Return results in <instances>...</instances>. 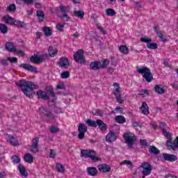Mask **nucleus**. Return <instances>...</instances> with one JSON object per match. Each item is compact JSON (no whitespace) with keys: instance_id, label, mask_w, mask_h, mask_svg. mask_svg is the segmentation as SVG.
<instances>
[{"instance_id":"nucleus-18","label":"nucleus","mask_w":178,"mask_h":178,"mask_svg":"<svg viewBox=\"0 0 178 178\" xmlns=\"http://www.w3.org/2000/svg\"><path fill=\"white\" fill-rule=\"evenodd\" d=\"M163 158L165 161H168L169 162H175V161H177V156L175 154L163 153Z\"/></svg>"},{"instance_id":"nucleus-47","label":"nucleus","mask_w":178,"mask_h":178,"mask_svg":"<svg viewBox=\"0 0 178 178\" xmlns=\"http://www.w3.org/2000/svg\"><path fill=\"white\" fill-rule=\"evenodd\" d=\"M120 165H127V166H129V168H132L133 164L131 163V161L129 160H125L120 163Z\"/></svg>"},{"instance_id":"nucleus-22","label":"nucleus","mask_w":178,"mask_h":178,"mask_svg":"<svg viewBox=\"0 0 178 178\" xmlns=\"http://www.w3.org/2000/svg\"><path fill=\"white\" fill-rule=\"evenodd\" d=\"M86 170L89 176H97V173H98V170L95 167H88Z\"/></svg>"},{"instance_id":"nucleus-15","label":"nucleus","mask_w":178,"mask_h":178,"mask_svg":"<svg viewBox=\"0 0 178 178\" xmlns=\"http://www.w3.org/2000/svg\"><path fill=\"white\" fill-rule=\"evenodd\" d=\"M6 140L8 143L11 144V145H13L14 147L19 145V141H17V140H16V138H15V137H13V136L12 135L7 134L6 136Z\"/></svg>"},{"instance_id":"nucleus-14","label":"nucleus","mask_w":178,"mask_h":178,"mask_svg":"<svg viewBox=\"0 0 178 178\" xmlns=\"http://www.w3.org/2000/svg\"><path fill=\"white\" fill-rule=\"evenodd\" d=\"M2 22L4 23H6V24H10V26H15V18L9 16V15H6L1 17Z\"/></svg>"},{"instance_id":"nucleus-36","label":"nucleus","mask_w":178,"mask_h":178,"mask_svg":"<svg viewBox=\"0 0 178 178\" xmlns=\"http://www.w3.org/2000/svg\"><path fill=\"white\" fill-rule=\"evenodd\" d=\"M115 122L117 123L123 124L126 122V118L123 115H118L115 117Z\"/></svg>"},{"instance_id":"nucleus-60","label":"nucleus","mask_w":178,"mask_h":178,"mask_svg":"<svg viewBox=\"0 0 178 178\" xmlns=\"http://www.w3.org/2000/svg\"><path fill=\"white\" fill-rule=\"evenodd\" d=\"M140 95H143V97H145V95H148V90H142L140 92Z\"/></svg>"},{"instance_id":"nucleus-17","label":"nucleus","mask_w":178,"mask_h":178,"mask_svg":"<svg viewBox=\"0 0 178 178\" xmlns=\"http://www.w3.org/2000/svg\"><path fill=\"white\" fill-rule=\"evenodd\" d=\"M116 138H118L116 134L112 131H110L106 136V140L108 143H113V141H116Z\"/></svg>"},{"instance_id":"nucleus-42","label":"nucleus","mask_w":178,"mask_h":178,"mask_svg":"<svg viewBox=\"0 0 178 178\" xmlns=\"http://www.w3.org/2000/svg\"><path fill=\"white\" fill-rule=\"evenodd\" d=\"M14 26H16L17 27H24L26 26V24L24 22L20 21V20H16L14 24Z\"/></svg>"},{"instance_id":"nucleus-26","label":"nucleus","mask_w":178,"mask_h":178,"mask_svg":"<svg viewBox=\"0 0 178 178\" xmlns=\"http://www.w3.org/2000/svg\"><path fill=\"white\" fill-rule=\"evenodd\" d=\"M43 32L46 37H50V35H52V29H51V27H49V26L43 27Z\"/></svg>"},{"instance_id":"nucleus-32","label":"nucleus","mask_w":178,"mask_h":178,"mask_svg":"<svg viewBox=\"0 0 178 178\" xmlns=\"http://www.w3.org/2000/svg\"><path fill=\"white\" fill-rule=\"evenodd\" d=\"M141 175H143L141 168H138L136 169L135 173L134 174V178H145L144 176L141 177Z\"/></svg>"},{"instance_id":"nucleus-10","label":"nucleus","mask_w":178,"mask_h":178,"mask_svg":"<svg viewBox=\"0 0 178 178\" xmlns=\"http://www.w3.org/2000/svg\"><path fill=\"white\" fill-rule=\"evenodd\" d=\"M139 168H141L143 176H149L152 172V166L149 163H143Z\"/></svg>"},{"instance_id":"nucleus-44","label":"nucleus","mask_w":178,"mask_h":178,"mask_svg":"<svg viewBox=\"0 0 178 178\" xmlns=\"http://www.w3.org/2000/svg\"><path fill=\"white\" fill-rule=\"evenodd\" d=\"M6 10H8V12H16V5L15 4H11L10 5Z\"/></svg>"},{"instance_id":"nucleus-24","label":"nucleus","mask_w":178,"mask_h":178,"mask_svg":"<svg viewBox=\"0 0 178 178\" xmlns=\"http://www.w3.org/2000/svg\"><path fill=\"white\" fill-rule=\"evenodd\" d=\"M49 56L54 57L56 55L58 49L55 47L50 46L48 49Z\"/></svg>"},{"instance_id":"nucleus-4","label":"nucleus","mask_w":178,"mask_h":178,"mask_svg":"<svg viewBox=\"0 0 178 178\" xmlns=\"http://www.w3.org/2000/svg\"><path fill=\"white\" fill-rule=\"evenodd\" d=\"M81 156H83V158H90L93 162L101 161V158L95 156V155H97V152L94 150L82 149L81 151Z\"/></svg>"},{"instance_id":"nucleus-52","label":"nucleus","mask_w":178,"mask_h":178,"mask_svg":"<svg viewBox=\"0 0 178 178\" xmlns=\"http://www.w3.org/2000/svg\"><path fill=\"white\" fill-rule=\"evenodd\" d=\"M50 131L51 133H53V134L58 133V131H59V129H58V127L53 125L50 127Z\"/></svg>"},{"instance_id":"nucleus-40","label":"nucleus","mask_w":178,"mask_h":178,"mask_svg":"<svg viewBox=\"0 0 178 178\" xmlns=\"http://www.w3.org/2000/svg\"><path fill=\"white\" fill-rule=\"evenodd\" d=\"M106 15H107V16H115L116 13L115 12V10L112 8H107L106 10Z\"/></svg>"},{"instance_id":"nucleus-23","label":"nucleus","mask_w":178,"mask_h":178,"mask_svg":"<svg viewBox=\"0 0 178 178\" xmlns=\"http://www.w3.org/2000/svg\"><path fill=\"white\" fill-rule=\"evenodd\" d=\"M99 170L103 172H109V170H111V166H109V165H107V164L99 165Z\"/></svg>"},{"instance_id":"nucleus-63","label":"nucleus","mask_w":178,"mask_h":178,"mask_svg":"<svg viewBox=\"0 0 178 178\" xmlns=\"http://www.w3.org/2000/svg\"><path fill=\"white\" fill-rule=\"evenodd\" d=\"M164 65L167 67H172V65H170V64H169V63L168 61H166V60L164 61Z\"/></svg>"},{"instance_id":"nucleus-34","label":"nucleus","mask_w":178,"mask_h":178,"mask_svg":"<svg viewBox=\"0 0 178 178\" xmlns=\"http://www.w3.org/2000/svg\"><path fill=\"white\" fill-rule=\"evenodd\" d=\"M56 169L59 172V173H63V172H65V167H63V165L60 163H56Z\"/></svg>"},{"instance_id":"nucleus-59","label":"nucleus","mask_w":178,"mask_h":178,"mask_svg":"<svg viewBox=\"0 0 178 178\" xmlns=\"http://www.w3.org/2000/svg\"><path fill=\"white\" fill-rule=\"evenodd\" d=\"M97 28L101 31V33H102V34H106V33L105 32V30H104V27H102L100 25H97Z\"/></svg>"},{"instance_id":"nucleus-8","label":"nucleus","mask_w":178,"mask_h":178,"mask_svg":"<svg viewBox=\"0 0 178 178\" xmlns=\"http://www.w3.org/2000/svg\"><path fill=\"white\" fill-rule=\"evenodd\" d=\"M6 49L10 52L16 54V55H21V56H24V53L21 49H16V46L12 42H7L6 44Z\"/></svg>"},{"instance_id":"nucleus-51","label":"nucleus","mask_w":178,"mask_h":178,"mask_svg":"<svg viewBox=\"0 0 178 178\" xmlns=\"http://www.w3.org/2000/svg\"><path fill=\"white\" fill-rule=\"evenodd\" d=\"M7 60L11 63H17V58L16 57H8Z\"/></svg>"},{"instance_id":"nucleus-45","label":"nucleus","mask_w":178,"mask_h":178,"mask_svg":"<svg viewBox=\"0 0 178 178\" xmlns=\"http://www.w3.org/2000/svg\"><path fill=\"white\" fill-rule=\"evenodd\" d=\"M60 76L62 79H69L70 73L67 71L63 72L60 74Z\"/></svg>"},{"instance_id":"nucleus-33","label":"nucleus","mask_w":178,"mask_h":178,"mask_svg":"<svg viewBox=\"0 0 178 178\" xmlns=\"http://www.w3.org/2000/svg\"><path fill=\"white\" fill-rule=\"evenodd\" d=\"M154 90L157 94H163L165 92V89L163 88V86L161 85H156L154 88Z\"/></svg>"},{"instance_id":"nucleus-12","label":"nucleus","mask_w":178,"mask_h":178,"mask_svg":"<svg viewBox=\"0 0 178 178\" xmlns=\"http://www.w3.org/2000/svg\"><path fill=\"white\" fill-rule=\"evenodd\" d=\"M78 130L79 131L78 138H80V140H83L84 136H86V133H87V126L83 124H80L78 127Z\"/></svg>"},{"instance_id":"nucleus-25","label":"nucleus","mask_w":178,"mask_h":178,"mask_svg":"<svg viewBox=\"0 0 178 178\" xmlns=\"http://www.w3.org/2000/svg\"><path fill=\"white\" fill-rule=\"evenodd\" d=\"M36 15L38 18L40 23H41L42 22H44V19H45V15L44 14V11L38 10L36 12Z\"/></svg>"},{"instance_id":"nucleus-16","label":"nucleus","mask_w":178,"mask_h":178,"mask_svg":"<svg viewBox=\"0 0 178 178\" xmlns=\"http://www.w3.org/2000/svg\"><path fill=\"white\" fill-rule=\"evenodd\" d=\"M19 67L24 69L25 70H28L29 72H32L33 73H37V68L35 67H33L31 65L22 63L19 65Z\"/></svg>"},{"instance_id":"nucleus-5","label":"nucleus","mask_w":178,"mask_h":178,"mask_svg":"<svg viewBox=\"0 0 178 178\" xmlns=\"http://www.w3.org/2000/svg\"><path fill=\"white\" fill-rule=\"evenodd\" d=\"M38 113L42 115L47 116V119L49 120H54V119L56 118V115H54V112H52L51 109L44 106H41L39 108Z\"/></svg>"},{"instance_id":"nucleus-28","label":"nucleus","mask_w":178,"mask_h":178,"mask_svg":"<svg viewBox=\"0 0 178 178\" xmlns=\"http://www.w3.org/2000/svg\"><path fill=\"white\" fill-rule=\"evenodd\" d=\"M97 126H99V128L102 131H105L106 130V124L103 122L101 120H97Z\"/></svg>"},{"instance_id":"nucleus-49","label":"nucleus","mask_w":178,"mask_h":178,"mask_svg":"<svg viewBox=\"0 0 178 178\" xmlns=\"http://www.w3.org/2000/svg\"><path fill=\"white\" fill-rule=\"evenodd\" d=\"M149 151L152 154H159V149H156L154 146L150 147Z\"/></svg>"},{"instance_id":"nucleus-35","label":"nucleus","mask_w":178,"mask_h":178,"mask_svg":"<svg viewBox=\"0 0 178 178\" xmlns=\"http://www.w3.org/2000/svg\"><path fill=\"white\" fill-rule=\"evenodd\" d=\"M119 49L120 52H121V54H123L124 55H127V54H129V48L127 47L126 45L120 46Z\"/></svg>"},{"instance_id":"nucleus-6","label":"nucleus","mask_w":178,"mask_h":178,"mask_svg":"<svg viewBox=\"0 0 178 178\" xmlns=\"http://www.w3.org/2000/svg\"><path fill=\"white\" fill-rule=\"evenodd\" d=\"M124 138L128 147L130 149L133 148V144H134V142L137 140L136 136L131 132H127L124 134Z\"/></svg>"},{"instance_id":"nucleus-50","label":"nucleus","mask_w":178,"mask_h":178,"mask_svg":"<svg viewBox=\"0 0 178 178\" xmlns=\"http://www.w3.org/2000/svg\"><path fill=\"white\" fill-rule=\"evenodd\" d=\"M140 41L142 42H146L147 44L150 43L152 41V39L149 38H141Z\"/></svg>"},{"instance_id":"nucleus-56","label":"nucleus","mask_w":178,"mask_h":178,"mask_svg":"<svg viewBox=\"0 0 178 178\" xmlns=\"http://www.w3.org/2000/svg\"><path fill=\"white\" fill-rule=\"evenodd\" d=\"M49 156L50 158H53V159L55 158V156H56V152H55V150L54 149L50 150Z\"/></svg>"},{"instance_id":"nucleus-58","label":"nucleus","mask_w":178,"mask_h":178,"mask_svg":"<svg viewBox=\"0 0 178 178\" xmlns=\"http://www.w3.org/2000/svg\"><path fill=\"white\" fill-rule=\"evenodd\" d=\"M140 145H141L143 147H147V146L148 145V143H147V140H146L141 139V140H140Z\"/></svg>"},{"instance_id":"nucleus-48","label":"nucleus","mask_w":178,"mask_h":178,"mask_svg":"<svg viewBox=\"0 0 178 178\" xmlns=\"http://www.w3.org/2000/svg\"><path fill=\"white\" fill-rule=\"evenodd\" d=\"M60 10L62 12L63 15L69 12V8L67 7H65L63 6H60Z\"/></svg>"},{"instance_id":"nucleus-29","label":"nucleus","mask_w":178,"mask_h":178,"mask_svg":"<svg viewBox=\"0 0 178 178\" xmlns=\"http://www.w3.org/2000/svg\"><path fill=\"white\" fill-rule=\"evenodd\" d=\"M90 69H92V70H98L99 69H101L99 67V61H95V62H92L90 63Z\"/></svg>"},{"instance_id":"nucleus-64","label":"nucleus","mask_w":178,"mask_h":178,"mask_svg":"<svg viewBox=\"0 0 178 178\" xmlns=\"http://www.w3.org/2000/svg\"><path fill=\"white\" fill-rule=\"evenodd\" d=\"M1 63H2V65H4L5 66L8 65V62L5 59L1 60Z\"/></svg>"},{"instance_id":"nucleus-62","label":"nucleus","mask_w":178,"mask_h":178,"mask_svg":"<svg viewBox=\"0 0 178 178\" xmlns=\"http://www.w3.org/2000/svg\"><path fill=\"white\" fill-rule=\"evenodd\" d=\"M24 1L25 3L30 5V4L33 3V0H24Z\"/></svg>"},{"instance_id":"nucleus-57","label":"nucleus","mask_w":178,"mask_h":178,"mask_svg":"<svg viewBox=\"0 0 178 178\" xmlns=\"http://www.w3.org/2000/svg\"><path fill=\"white\" fill-rule=\"evenodd\" d=\"M132 124H133L134 127H135V129H140L141 128V125H140V124L137 122H133Z\"/></svg>"},{"instance_id":"nucleus-11","label":"nucleus","mask_w":178,"mask_h":178,"mask_svg":"<svg viewBox=\"0 0 178 178\" xmlns=\"http://www.w3.org/2000/svg\"><path fill=\"white\" fill-rule=\"evenodd\" d=\"M74 60H75V62H80L82 65L86 63V58H84V52H83V50L79 49L74 54Z\"/></svg>"},{"instance_id":"nucleus-19","label":"nucleus","mask_w":178,"mask_h":178,"mask_svg":"<svg viewBox=\"0 0 178 178\" xmlns=\"http://www.w3.org/2000/svg\"><path fill=\"white\" fill-rule=\"evenodd\" d=\"M143 115H149V108L148 107V104L145 102L142 103V105L140 108Z\"/></svg>"},{"instance_id":"nucleus-39","label":"nucleus","mask_w":178,"mask_h":178,"mask_svg":"<svg viewBox=\"0 0 178 178\" xmlns=\"http://www.w3.org/2000/svg\"><path fill=\"white\" fill-rule=\"evenodd\" d=\"M0 31L3 34H6L8 33V26L4 24H0Z\"/></svg>"},{"instance_id":"nucleus-13","label":"nucleus","mask_w":178,"mask_h":178,"mask_svg":"<svg viewBox=\"0 0 178 178\" xmlns=\"http://www.w3.org/2000/svg\"><path fill=\"white\" fill-rule=\"evenodd\" d=\"M38 143H40V139L38 138H35L32 140V145L31 147V152L35 154L38 152Z\"/></svg>"},{"instance_id":"nucleus-27","label":"nucleus","mask_w":178,"mask_h":178,"mask_svg":"<svg viewBox=\"0 0 178 178\" xmlns=\"http://www.w3.org/2000/svg\"><path fill=\"white\" fill-rule=\"evenodd\" d=\"M109 65V60L108 59H104L102 62L99 61V65L100 69H106Z\"/></svg>"},{"instance_id":"nucleus-55","label":"nucleus","mask_w":178,"mask_h":178,"mask_svg":"<svg viewBox=\"0 0 178 178\" xmlns=\"http://www.w3.org/2000/svg\"><path fill=\"white\" fill-rule=\"evenodd\" d=\"M57 88L58 90H65V83H63V82L58 83L57 85Z\"/></svg>"},{"instance_id":"nucleus-1","label":"nucleus","mask_w":178,"mask_h":178,"mask_svg":"<svg viewBox=\"0 0 178 178\" xmlns=\"http://www.w3.org/2000/svg\"><path fill=\"white\" fill-rule=\"evenodd\" d=\"M16 84L18 87L22 88V92H24L26 97L31 98L35 95V92L33 90V83L23 79L17 81Z\"/></svg>"},{"instance_id":"nucleus-61","label":"nucleus","mask_w":178,"mask_h":178,"mask_svg":"<svg viewBox=\"0 0 178 178\" xmlns=\"http://www.w3.org/2000/svg\"><path fill=\"white\" fill-rule=\"evenodd\" d=\"M136 8H137V9H141V8H143V6H141V3L136 2Z\"/></svg>"},{"instance_id":"nucleus-37","label":"nucleus","mask_w":178,"mask_h":178,"mask_svg":"<svg viewBox=\"0 0 178 178\" xmlns=\"http://www.w3.org/2000/svg\"><path fill=\"white\" fill-rule=\"evenodd\" d=\"M156 33L158 37L160 38L161 41H162L163 42H165V41H166V36L163 35L161 31L156 30Z\"/></svg>"},{"instance_id":"nucleus-43","label":"nucleus","mask_w":178,"mask_h":178,"mask_svg":"<svg viewBox=\"0 0 178 178\" xmlns=\"http://www.w3.org/2000/svg\"><path fill=\"white\" fill-rule=\"evenodd\" d=\"M74 14L75 15V16L81 19L84 17V13L83 11L76 10L74 12Z\"/></svg>"},{"instance_id":"nucleus-7","label":"nucleus","mask_w":178,"mask_h":178,"mask_svg":"<svg viewBox=\"0 0 178 178\" xmlns=\"http://www.w3.org/2000/svg\"><path fill=\"white\" fill-rule=\"evenodd\" d=\"M113 86L114 87L113 93L117 99V102H118V104H123L124 100H123V97H122L121 95L122 89L120 88V86H119L118 83H114Z\"/></svg>"},{"instance_id":"nucleus-20","label":"nucleus","mask_w":178,"mask_h":178,"mask_svg":"<svg viewBox=\"0 0 178 178\" xmlns=\"http://www.w3.org/2000/svg\"><path fill=\"white\" fill-rule=\"evenodd\" d=\"M31 62L33 63H41L44 62V56H33L31 57Z\"/></svg>"},{"instance_id":"nucleus-30","label":"nucleus","mask_w":178,"mask_h":178,"mask_svg":"<svg viewBox=\"0 0 178 178\" xmlns=\"http://www.w3.org/2000/svg\"><path fill=\"white\" fill-rule=\"evenodd\" d=\"M24 161L28 163H33V161H34V158L33 157V155L28 153L24 156Z\"/></svg>"},{"instance_id":"nucleus-54","label":"nucleus","mask_w":178,"mask_h":178,"mask_svg":"<svg viewBox=\"0 0 178 178\" xmlns=\"http://www.w3.org/2000/svg\"><path fill=\"white\" fill-rule=\"evenodd\" d=\"M56 29L58 30V31H63V29H65V25L62 24H57Z\"/></svg>"},{"instance_id":"nucleus-41","label":"nucleus","mask_w":178,"mask_h":178,"mask_svg":"<svg viewBox=\"0 0 178 178\" xmlns=\"http://www.w3.org/2000/svg\"><path fill=\"white\" fill-rule=\"evenodd\" d=\"M147 47L149 49H156V48H158V44L150 42L147 44Z\"/></svg>"},{"instance_id":"nucleus-38","label":"nucleus","mask_w":178,"mask_h":178,"mask_svg":"<svg viewBox=\"0 0 178 178\" xmlns=\"http://www.w3.org/2000/svg\"><path fill=\"white\" fill-rule=\"evenodd\" d=\"M86 124H88V126H90V127H97V121H93L92 120H87L86 121Z\"/></svg>"},{"instance_id":"nucleus-21","label":"nucleus","mask_w":178,"mask_h":178,"mask_svg":"<svg viewBox=\"0 0 178 178\" xmlns=\"http://www.w3.org/2000/svg\"><path fill=\"white\" fill-rule=\"evenodd\" d=\"M59 66L63 69H66V67H69V60H67V58H61L59 60Z\"/></svg>"},{"instance_id":"nucleus-46","label":"nucleus","mask_w":178,"mask_h":178,"mask_svg":"<svg viewBox=\"0 0 178 178\" xmlns=\"http://www.w3.org/2000/svg\"><path fill=\"white\" fill-rule=\"evenodd\" d=\"M13 163H20V159L19 156L15 155L11 158Z\"/></svg>"},{"instance_id":"nucleus-2","label":"nucleus","mask_w":178,"mask_h":178,"mask_svg":"<svg viewBox=\"0 0 178 178\" xmlns=\"http://www.w3.org/2000/svg\"><path fill=\"white\" fill-rule=\"evenodd\" d=\"M36 95L38 98H40L41 99H49V101H51V102L56 101V97L52 89L47 90V92L38 90L36 92Z\"/></svg>"},{"instance_id":"nucleus-3","label":"nucleus","mask_w":178,"mask_h":178,"mask_svg":"<svg viewBox=\"0 0 178 178\" xmlns=\"http://www.w3.org/2000/svg\"><path fill=\"white\" fill-rule=\"evenodd\" d=\"M137 72L140 74H142L143 77H144L147 83H151L152 81V79H154V77L152 76L151 70L148 69V67H143L141 68H138Z\"/></svg>"},{"instance_id":"nucleus-9","label":"nucleus","mask_w":178,"mask_h":178,"mask_svg":"<svg viewBox=\"0 0 178 178\" xmlns=\"http://www.w3.org/2000/svg\"><path fill=\"white\" fill-rule=\"evenodd\" d=\"M160 127L163 129V134L164 137L167 139L166 146L168 147L170 144H172V134L169 131H166V124L161 122L160 123Z\"/></svg>"},{"instance_id":"nucleus-31","label":"nucleus","mask_w":178,"mask_h":178,"mask_svg":"<svg viewBox=\"0 0 178 178\" xmlns=\"http://www.w3.org/2000/svg\"><path fill=\"white\" fill-rule=\"evenodd\" d=\"M18 169L19 173H21V175L24 176V177H27V172L26 171V168H24V166H23V165L19 164L18 166Z\"/></svg>"},{"instance_id":"nucleus-53","label":"nucleus","mask_w":178,"mask_h":178,"mask_svg":"<svg viewBox=\"0 0 178 178\" xmlns=\"http://www.w3.org/2000/svg\"><path fill=\"white\" fill-rule=\"evenodd\" d=\"M61 19L63 20V22H69V19H70L69 17V15L67 14H63L61 16Z\"/></svg>"}]
</instances>
